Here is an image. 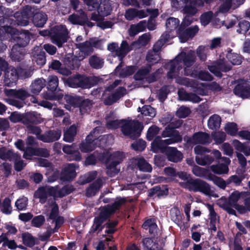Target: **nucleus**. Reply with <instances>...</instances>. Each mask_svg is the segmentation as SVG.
Listing matches in <instances>:
<instances>
[{
    "mask_svg": "<svg viewBox=\"0 0 250 250\" xmlns=\"http://www.w3.org/2000/svg\"><path fill=\"white\" fill-rule=\"evenodd\" d=\"M14 153L12 151L10 150H7L4 147L0 148V159L6 160L7 159L12 161L13 158Z\"/></svg>",
    "mask_w": 250,
    "mask_h": 250,
    "instance_id": "052dcab7",
    "label": "nucleus"
},
{
    "mask_svg": "<svg viewBox=\"0 0 250 250\" xmlns=\"http://www.w3.org/2000/svg\"><path fill=\"white\" fill-rule=\"evenodd\" d=\"M99 80V79L96 77L88 78L83 75H76L74 77L67 79L65 83L69 86L73 88L80 87L89 88L98 83Z\"/></svg>",
    "mask_w": 250,
    "mask_h": 250,
    "instance_id": "9d476101",
    "label": "nucleus"
},
{
    "mask_svg": "<svg viewBox=\"0 0 250 250\" xmlns=\"http://www.w3.org/2000/svg\"><path fill=\"white\" fill-rule=\"evenodd\" d=\"M211 141L208 134L199 132L195 133L191 138L188 140V142L192 144H207L210 143Z\"/></svg>",
    "mask_w": 250,
    "mask_h": 250,
    "instance_id": "a878e982",
    "label": "nucleus"
},
{
    "mask_svg": "<svg viewBox=\"0 0 250 250\" xmlns=\"http://www.w3.org/2000/svg\"><path fill=\"white\" fill-rule=\"evenodd\" d=\"M98 130L99 128H97V127H95L93 130L90 132L89 135L87 136L85 141L81 144L79 147L82 152L87 153L92 151L95 148L96 145L94 143L93 134H95Z\"/></svg>",
    "mask_w": 250,
    "mask_h": 250,
    "instance_id": "412c9836",
    "label": "nucleus"
},
{
    "mask_svg": "<svg viewBox=\"0 0 250 250\" xmlns=\"http://www.w3.org/2000/svg\"><path fill=\"white\" fill-rule=\"evenodd\" d=\"M24 118L28 121L27 125H30V123L39 124L42 122V119L40 114L36 112H29L25 114Z\"/></svg>",
    "mask_w": 250,
    "mask_h": 250,
    "instance_id": "8fccbe9b",
    "label": "nucleus"
},
{
    "mask_svg": "<svg viewBox=\"0 0 250 250\" xmlns=\"http://www.w3.org/2000/svg\"><path fill=\"white\" fill-rule=\"evenodd\" d=\"M168 42V39L165 38V35H162L161 39L153 46V49L148 51L146 59L147 62L151 64L157 62L160 59L159 50Z\"/></svg>",
    "mask_w": 250,
    "mask_h": 250,
    "instance_id": "dca6fc26",
    "label": "nucleus"
},
{
    "mask_svg": "<svg viewBox=\"0 0 250 250\" xmlns=\"http://www.w3.org/2000/svg\"><path fill=\"white\" fill-rule=\"evenodd\" d=\"M99 130H97L95 134H93L94 141L96 145H98L100 147H104L106 145H109L113 142V137L111 135H105L99 136L96 139L95 137L98 134V132L100 130V127H98Z\"/></svg>",
    "mask_w": 250,
    "mask_h": 250,
    "instance_id": "72a5a7b5",
    "label": "nucleus"
},
{
    "mask_svg": "<svg viewBox=\"0 0 250 250\" xmlns=\"http://www.w3.org/2000/svg\"><path fill=\"white\" fill-rule=\"evenodd\" d=\"M107 49L111 52L115 54L120 61H122L123 58L127 54L132 50V48L128 44L126 41H123L120 46L115 42L109 43L107 46Z\"/></svg>",
    "mask_w": 250,
    "mask_h": 250,
    "instance_id": "2eb2a0df",
    "label": "nucleus"
},
{
    "mask_svg": "<svg viewBox=\"0 0 250 250\" xmlns=\"http://www.w3.org/2000/svg\"><path fill=\"white\" fill-rule=\"evenodd\" d=\"M0 68L4 71V83L5 85L12 86L16 83L18 77L26 78L32 75V72L25 69H17L13 66H8V64L0 57Z\"/></svg>",
    "mask_w": 250,
    "mask_h": 250,
    "instance_id": "423d86ee",
    "label": "nucleus"
},
{
    "mask_svg": "<svg viewBox=\"0 0 250 250\" xmlns=\"http://www.w3.org/2000/svg\"><path fill=\"white\" fill-rule=\"evenodd\" d=\"M195 160L198 164L201 166H205L212 163L214 159L211 156L208 155L204 156H196Z\"/></svg>",
    "mask_w": 250,
    "mask_h": 250,
    "instance_id": "6e6d98bb",
    "label": "nucleus"
},
{
    "mask_svg": "<svg viewBox=\"0 0 250 250\" xmlns=\"http://www.w3.org/2000/svg\"><path fill=\"white\" fill-rule=\"evenodd\" d=\"M31 10L26 7V9L21 12H16L14 15L15 22L18 25L26 26L29 23V20L31 17Z\"/></svg>",
    "mask_w": 250,
    "mask_h": 250,
    "instance_id": "393cba45",
    "label": "nucleus"
},
{
    "mask_svg": "<svg viewBox=\"0 0 250 250\" xmlns=\"http://www.w3.org/2000/svg\"><path fill=\"white\" fill-rule=\"evenodd\" d=\"M178 176L180 178L184 180H187L180 183L181 187L187 188L189 190L194 191H200L205 194L217 197L218 196L213 192L210 188L209 185L206 182L199 180H193L190 179V175L186 172H181L178 173Z\"/></svg>",
    "mask_w": 250,
    "mask_h": 250,
    "instance_id": "39448f33",
    "label": "nucleus"
},
{
    "mask_svg": "<svg viewBox=\"0 0 250 250\" xmlns=\"http://www.w3.org/2000/svg\"><path fill=\"white\" fill-rule=\"evenodd\" d=\"M67 35L68 31L66 27L62 25L54 27L50 32L52 42L59 47H62V44L67 41Z\"/></svg>",
    "mask_w": 250,
    "mask_h": 250,
    "instance_id": "4468645a",
    "label": "nucleus"
},
{
    "mask_svg": "<svg viewBox=\"0 0 250 250\" xmlns=\"http://www.w3.org/2000/svg\"><path fill=\"white\" fill-rule=\"evenodd\" d=\"M77 133V128L75 125H71L69 128L64 130L63 140L66 142H71Z\"/></svg>",
    "mask_w": 250,
    "mask_h": 250,
    "instance_id": "09e8293b",
    "label": "nucleus"
},
{
    "mask_svg": "<svg viewBox=\"0 0 250 250\" xmlns=\"http://www.w3.org/2000/svg\"><path fill=\"white\" fill-rule=\"evenodd\" d=\"M50 188H53V187L45 186L39 188L34 193V197L40 199V202L43 204L48 195L53 197V194L51 191Z\"/></svg>",
    "mask_w": 250,
    "mask_h": 250,
    "instance_id": "c85d7f7f",
    "label": "nucleus"
},
{
    "mask_svg": "<svg viewBox=\"0 0 250 250\" xmlns=\"http://www.w3.org/2000/svg\"><path fill=\"white\" fill-rule=\"evenodd\" d=\"M176 83L181 85L191 87L194 91L202 95L207 94L208 89L215 92L219 91L221 90V87L215 82L206 85L203 83H198L196 81L190 80L188 78H177L176 79Z\"/></svg>",
    "mask_w": 250,
    "mask_h": 250,
    "instance_id": "6e6552de",
    "label": "nucleus"
},
{
    "mask_svg": "<svg viewBox=\"0 0 250 250\" xmlns=\"http://www.w3.org/2000/svg\"><path fill=\"white\" fill-rule=\"evenodd\" d=\"M76 166L74 164H68L65 166L61 173V178L63 181H70L74 179L76 175Z\"/></svg>",
    "mask_w": 250,
    "mask_h": 250,
    "instance_id": "cd10ccee",
    "label": "nucleus"
},
{
    "mask_svg": "<svg viewBox=\"0 0 250 250\" xmlns=\"http://www.w3.org/2000/svg\"><path fill=\"white\" fill-rule=\"evenodd\" d=\"M206 206L209 212L210 224H218L219 223V217L217 216V214L215 212L213 206L207 204H206Z\"/></svg>",
    "mask_w": 250,
    "mask_h": 250,
    "instance_id": "69168bd1",
    "label": "nucleus"
},
{
    "mask_svg": "<svg viewBox=\"0 0 250 250\" xmlns=\"http://www.w3.org/2000/svg\"><path fill=\"white\" fill-rule=\"evenodd\" d=\"M30 39V34L27 31L20 33L16 38L15 40L17 43L13 46L11 52L12 60L20 61L23 59L24 55V49L23 47L29 43Z\"/></svg>",
    "mask_w": 250,
    "mask_h": 250,
    "instance_id": "1a4fd4ad",
    "label": "nucleus"
},
{
    "mask_svg": "<svg viewBox=\"0 0 250 250\" xmlns=\"http://www.w3.org/2000/svg\"><path fill=\"white\" fill-rule=\"evenodd\" d=\"M234 93L242 98L250 97V85H237L234 89Z\"/></svg>",
    "mask_w": 250,
    "mask_h": 250,
    "instance_id": "79ce46f5",
    "label": "nucleus"
},
{
    "mask_svg": "<svg viewBox=\"0 0 250 250\" xmlns=\"http://www.w3.org/2000/svg\"><path fill=\"white\" fill-rule=\"evenodd\" d=\"M51 191L53 194V197H62L72 192L74 190V188L70 185H67L60 188L58 186L50 188Z\"/></svg>",
    "mask_w": 250,
    "mask_h": 250,
    "instance_id": "e433bc0d",
    "label": "nucleus"
},
{
    "mask_svg": "<svg viewBox=\"0 0 250 250\" xmlns=\"http://www.w3.org/2000/svg\"><path fill=\"white\" fill-rule=\"evenodd\" d=\"M64 99L66 103L65 108L69 111H73L75 108L79 107L81 114H84L90 108L91 104L89 101H83L81 103V100L78 97L70 95H66Z\"/></svg>",
    "mask_w": 250,
    "mask_h": 250,
    "instance_id": "ddd939ff",
    "label": "nucleus"
},
{
    "mask_svg": "<svg viewBox=\"0 0 250 250\" xmlns=\"http://www.w3.org/2000/svg\"><path fill=\"white\" fill-rule=\"evenodd\" d=\"M46 209L45 210V213H48L49 212V218L51 219H55V229H58L63 223V218L62 217H56L58 214V207L56 204L55 202L53 200L50 203L45 206Z\"/></svg>",
    "mask_w": 250,
    "mask_h": 250,
    "instance_id": "f3484780",
    "label": "nucleus"
},
{
    "mask_svg": "<svg viewBox=\"0 0 250 250\" xmlns=\"http://www.w3.org/2000/svg\"><path fill=\"white\" fill-rule=\"evenodd\" d=\"M231 68L230 64L226 63L224 60H220L212 65H208V69L215 76L221 77V72H227Z\"/></svg>",
    "mask_w": 250,
    "mask_h": 250,
    "instance_id": "6ab92c4d",
    "label": "nucleus"
},
{
    "mask_svg": "<svg viewBox=\"0 0 250 250\" xmlns=\"http://www.w3.org/2000/svg\"><path fill=\"white\" fill-rule=\"evenodd\" d=\"M250 192L238 191H234L230 195L229 199V204L234 207L237 204L239 201H243L246 197L249 196Z\"/></svg>",
    "mask_w": 250,
    "mask_h": 250,
    "instance_id": "c9c22d12",
    "label": "nucleus"
},
{
    "mask_svg": "<svg viewBox=\"0 0 250 250\" xmlns=\"http://www.w3.org/2000/svg\"><path fill=\"white\" fill-rule=\"evenodd\" d=\"M103 183L104 182L102 179H98L95 182L90 185L86 189V196L90 197L95 195L102 187Z\"/></svg>",
    "mask_w": 250,
    "mask_h": 250,
    "instance_id": "a18cd8bd",
    "label": "nucleus"
},
{
    "mask_svg": "<svg viewBox=\"0 0 250 250\" xmlns=\"http://www.w3.org/2000/svg\"><path fill=\"white\" fill-rule=\"evenodd\" d=\"M84 58V55H73L68 54L64 58V63L68 66L70 69H74L78 68L80 65V62Z\"/></svg>",
    "mask_w": 250,
    "mask_h": 250,
    "instance_id": "4be33fe9",
    "label": "nucleus"
},
{
    "mask_svg": "<svg viewBox=\"0 0 250 250\" xmlns=\"http://www.w3.org/2000/svg\"><path fill=\"white\" fill-rule=\"evenodd\" d=\"M150 71V67L142 68L139 70L134 75V78L136 80H144L148 83H152L156 80L155 74L149 75L148 73Z\"/></svg>",
    "mask_w": 250,
    "mask_h": 250,
    "instance_id": "7c9ffc66",
    "label": "nucleus"
},
{
    "mask_svg": "<svg viewBox=\"0 0 250 250\" xmlns=\"http://www.w3.org/2000/svg\"><path fill=\"white\" fill-rule=\"evenodd\" d=\"M89 63L93 68L99 69L103 66L104 61L103 59L96 56H93L89 59Z\"/></svg>",
    "mask_w": 250,
    "mask_h": 250,
    "instance_id": "13d9d810",
    "label": "nucleus"
},
{
    "mask_svg": "<svg viewBox=\"0 0 250 250\" xmlns=\"http://www.w3.org/2000/svg\"><path fill=\"white\" fill-rule=\"evenodd\" d=\"M5 93L7 96H12L22 100H24L30 95L28 92L23 88L20 89L18 90L14 89H6L5 90Z\"/></svg>",
    "mask_w": 250,
    "mask_h": 250,
    "instance_id": "ea45409f",
    "label": "nucleus"
},
{
    "mask_svg": "<svg viewBox=\"0 0 250 250\" xmlns=\"http://www.w3.org/2000/svg\"><path fill=\"white\" fill-rule=\"evenodd\" d=\"M221 122V117L218 115L214 114L208 120V126L211 129L218 128L220 126Z\"/></svg>",
    "mask_w": 250,
    "mask_h": 250,
    "instance_id": "3c124183",
    "label": "nucleus"
},
{
    "mask_svg": "<svg viewBox=\"0 0 250 250\" xmlns=\"http://www.w3.org/2000/svg\"><path fill=\"white\" fill-rule=\"evenodd\" d=\"M146 24L145 21H140L137 24H132L130 26L128 33L130 36H134L138 33L143 31L146 27Z\"/></svg>",
    "mask_w": 250,
    "mask_h": 250,
    "instance_id": "49530a36",
    "label": "nucleus"
},
{
    "mask_svg": "<svg viewBox=\"0 0 250 250\" xmlns=\"http://www.w3.org/2000/svg\"><path fill=\"white\" fill-rule=\"evenodd\" d=\"M58 79L56 76H51L48 77L47 88L51 91H55L58 86Z\"/></svg>",
    "mask_w": 250,
    "mask_h": 250,
    "instance_id": "680f3d73",
    "label": "nucleus"
},
{
    "mask_svg": "<svg viewBox=\"0 0 250 250\" xmlns=\"http://www.w3.org/2000/svg\"><path fill=\"white\" fill-rule=\"evenodd\" d=\"M245 0H225V2L220 7L219 11L215 13V16L217 17L220 13H225L227 12L231 5L235 6L242 4Z\"/></svg>",
    "mask_w": 250,
    "mask_h": 250,
    "instance_id": "4c0bfd02",
    "label": "nucleus"
},
{
    "mask_svg": "<svg viewBox=\"0 0 250 250\" xmlns=\"http://www.w3.org/2000/svg\"><path fill=\"white\" fill-rule=\"evenodd\" d=\"M76 146L74 144L65 145L63 147V151L69 155L70 160L80 161L81 156L79 151L76 149Z\"/></svg>",
    "mask_w": 250,
    "mask_h": 250,
    "instance_id": "f704fd0d",
    "label": "nucleus"
},
{
    "mask_svg": "<svg viewBox=\"0 0 250 250\" xmlns=\"http://www.w3.org/2000/svg\"><path fill=\"white\" fill-rule=\"evenodd\" d=\"M181 140V135L176 130L166 128L163 132L162 137H156L152 142L151 149L155 153H165L170 161L178 162L182 159V154L176 148L168 147L167 145L179 142Z\"/></svg>",
    "mask_w": 250,
    "mask_h": 250,
    "instance_id": "7ed1b4c3",
    "label": "nucleus"
},
{
    "mask_svg": "<svg viewBox=\"0 0 250 250\" xmlns=\"http://www.w3.org/2000/svg\"><path fill=\"white\" fill-rule=\"evenodd\" d=\"M225 130L228 134L231 136H235L237 133L238 128L237 124L232 122L226 124L225 126Z\"/></svg>",
    "mask_w": 250,
    "mask_h": 250,
    "instance_id": "bf43d9fd",
    "label": "nucleus"
},
{
    "mask_svg": "<svg viewBox=\"0 0 250 250\" xmlns=\"http://www.w3.org/2000/svg\"><path fill=\"white\" fill-rule=\"evenodd\" d=\"M250 28V23L246 21L243 20L238 24L237 32L240 34H245Z\"/></svg>",
    "mask_w": 250,
    "mask_h": 250,
    "instance_id": "338daca9",
    "label": "nucleus"
},
{
    "mask_svg": "<svg viewBox=\"0 0 250 250\" xmlns=\"http://www.w3.org/2000/svg\"><path fill=\"white\" fill-rule=\"evenodd\" d=\"M47 20V15L43 12H37L33 17V22L38 27H42L46 23Z\"/></svg>",
    "mask_w": 250,
    "mask_h": 250,
    "instance_id": "37998d69",
    "label": "nucleus"
},
{
    "mask_svg": "<svg viewBox=\"0 0 250 250\" xmlns=\"http://www.w3.org/2000/svg\"><path fill=\"white\" fill-rule=\"evenodd\" d=\"M226 57L230 62L233 65H239L241 63L242 59L241 56L235 53H232L231 50L228 51Z\"/></svg>",
    "mask_w": 250,
    "mask_h": 250,
    "instance_id": "603ef678",
    "label": "nucleus"
},
{
    "mask_svg": "<svg viewBox=\"0 0 250 250\" xmlns=\"http://www.w3.org/2000/svg\"><path fill=\"white\" fill-rule=\"evenodd\" d=\"M106 157H108L106 173L110 176H113L119 172L120 169L117 165L125 159V155L123 152L117 151L112 153L107 152Z\"/></svg>",
    "mask_w": 250,
    "mask_h": 250,
    "instance_id": "f8f14e48",
    "label": "nucleus"
},
{
    "mask_svg": "<svg viewBox=\"0 0 250 250\" xmlns=\"http://www.w3.org/2000/svg\"><path fill=\"white\" fill-rule=\"evenodd\" d=\"M178 98L181 101H188L192 103H198L201 101V99L194 94H188L183 89L178 91Z\"/></svg>",
    "mask_w": 250,
    "mask_h": 250,
    "instance_id": "a19ab883",
    "label": "nucleus"
},
{
    "mask_svg": "<svg viewBox=\"0 0 250 250\" xmlns=\"http://www.w3.org/2000/svg\"><path fill=\"white\" fill-rule=\"evenodd\" d=\"M112 11L111 3L108 0H103L101 5L98 8V15L93 13L91 16V19L98 21L101 19V17L109 15Z\"/></svg>",
    "mask_w": 250,
    "mask_h": 250,
    "instance_id": "a211bd4d",
    "label": "nucleus"
},
{
    "mask_svg": "<svg viewBox=\"0 0 250 250\" xmlns=\"http://www.w3.org/2000/svg\"><path fill=\"white\" fill-rule=\"evenodd\" d=\"M195 57L194 52L190 50L187 54L182 52L174 59L166 65V68L168 69L167 77L170 79L177 78H184L179 76L180 71L182 69V63L186 66L184 69L185 75L190 76L193 78H197L203 81H211L212 76L206 71L197 70L191 71L188 68L192 65L195 61Z\"/></svg>",
    "mask_w": 250,
    "mask_h": 250,
    "instance_id": "f257e3e1",
    "label": "nucleus"
},
{
    "mask_svg": "<svg viewBox=\"0 0 250 250\" xmlns=\"http://www.w3.org/2000/svg\"><path fill=\"white\" fill-rule=\"evenodd\" d=\"M122 61L119 65H118L115 70L116 75H119L121 77H126L132 75L136 70V67L135 66H126L124 68L121 69V64Z\"/></svg>",
    "mask_w": 250,
    "mask_h": 250,
    "instance_id": "58836bf2",
    "label": "nucleus"
},
{
    "mask_svg": "<svg viewBox=\"0 0 250 250\" xmlns=\"http://www.w3.org/2000/svg\"><path fill=\"white\" fill-rule=\"evenodd\" d=\"M61 136V131L59 129L56 130H50L45 132L42 135H41L38 137V139L41 141L50 143L58 140Z\"/></svg>",
    "mask_w": 250,
    "mask_h": 250,
    "instance_id": "473e14b6",
    "label": "nucleus"
},
{
    "mask_svg": "<svg viewBox=\"0 0 250 250\" xmlns=\"http://www.w3.org/2000/svg\"><path fill=\"white\" fill-rule=\"evenodd\" d=\"M99 41L97 39H91L88 42H85L83 43H76L77 47L79 49V54L80 55L86 56L88 55L93 51V48L97 46Z\"/></svg>",
    "mask_w": 250,
    "mask_h": 250,
    "instance_id": "aec40b11",
    "label": "nucleus"
},
{
    "mask_svg": "<svg viewBox=\"0 0 250 250\" xmlns=\"http://www.w3.org/2000/svg\"><path fill=\"white\" fill-rule=\"evenodd\" d=\"M223 164H218L216 165H212L210 167L211 170L217 174H227L229 172L228 166L230 163V160L225 157L221 158Z\"/></svg>",
    "mask_w": 250,
    "mask_h": 250,
    "instance_id": "bb28decb",
    "label": "nucleus"
},
{
    "mask_svg": "<svg viewBox=\"0 0 250 250\" xmlns=\"http://www.w3.org/2000/svg\"><path fill=\"white\" fill-rule=\"evenodd\" d=\"M20 158V156L17 153L13 154L12 161H15V168L17 171H21L25 166L22 160H19Z\"/></svg>",
    "mask_w": 250,
    "mask_h": 250,
    "instance_id": "774afa93",
    "label": "nucleus"
},
{
    "mask_svg": "<svg viewBox=\"0 0 250 250\" xmlns=\"http://www.w3.org/2000/svg\"><path fill=\"white\" fill-rule=\"evenodd\" d=\"M85 3L87 5L89 10L92 11L95 9L98 10L100 5L102 3V0H84Z\"/></svg>",
    "mask_w": 250,
    "mask_h": 250,
    "instance_id": "0e129e2a",
    "label": "nucleus"
},
{
    "mask_svg": "<svg viewBox=\"0 0 250 250\" xmlns=\"http://www.w3.org/2000/svg\"><path fill=\"white\" fill-rule=\"evenodd\" d=\"M6 20H7L4 19L0 20V26H1L0 27V40H2L3 39V36L5 33L11 34L14 40H16V38L19 36L20 33L14 29L12 25L3 26L2 24Z\"/></svg>",
    "mask_w": 250,
    "mask_h": 250,
    "instance_id": "c756f323",
    "label": "nucleus"
},
{
    "mask_svg": "<svg viewBox=\"0 0 250 250\" xmlns=\"http://www.w3.org/2000/svg\"><path fill=\"white\" fill-rule=\"evenodd\" d=\"M142 226L144 229H148L150 234H154L158 229L155 220L152 219L146 220Z\"/></svg>",
    "mask_w": 250,
    "mask_h": 250,
    "instance_id": "864d4df0",
    "label": "nucleus"
},
{
    "mask_svg": "<svg viewBox=\"0 0 250 250\" xmlns=\"http://www.w3.org/2000/svg\"><path fill=\"white\" fill-rule=\"evenodd\" d=\"M124 198L117 197L115 199L113 204L111 205H107L106 207L101 208L98 216L94 219V224L91 228V231L95 232L101 229V226L104 221L111 214L114 213L125 202Z\"/></svg>",
    "mask_w": 250,
    "mask_h": 250,
    "instance_id": "0eeeda50",
    "label": "nucleus"
},
{
    "mask_svg": "<svg viewBox=\"0 0 250 250\" xmlns=\"http://www.w3.org/2000/svg\"><path fill=\"white\" fill-rule=\"evenodd\" d=\"M25 114H21L18 112H13L10 115L9 118L11 122L13 123H18L21 122L24 125L28 124V121L24 118Z\"/></svg>",
    "mask_w": 250,
    "mask_h": 250,
    "instance_id": "4d7b16f0",
    "label": "nucleus"
},
{
    "mask_svg": "<svg viewBox=\"0 0 250 250\" xmlns=\"http://www.w3.org/2000/svg\"><path fill=\"white\" fill-rule=\"evenodd\" d=\"M150 39V36L149 34H144L139 38L137 42H132L129 46L132 48V49L140 48L142 46L146 45L149 42Z\"/></svg>",
    "mask_w": 250,
    "mask_h": 250,
    "instance_id": "de8ad7c7",
    "label": "nucleus"
},
{
    "mask_svg": "<svg viewBox=\"0 0 250 250\" xmlns=\"http://www.w3.org/2000/svg\"><path fill=\"white\" fill-rule=\"evenodd\" d=\"M138 111H141V113L145 116H148L150 117H154L156 115L155 109L149 105L144 106L141 110L139 107Z\"/></svg>",
    "mask_w": 250,
    "mask_h": 250,
    "instance_id": "e2e57ef3",
    "label": "nucleus"
},
{
    "mask_svg": "<svg viewBox=\"0 0 250 250\" xmlns=\"http://www.w3.org/2000/svg\"><path fill=\"white\" fill-rule=\"evenodd\" d=\"M106 126L109 129H116L120 126L124 135L134 139L138 137L143 129L142 125L135 120H108Z\"/></svg>",
    "mask_w": 250,
    "mask_h": 250,
    "instance_id": "20e7f679",
    "label": "nucleus"
},
{
    "mask_svg": "<svg viewBox=\"0 0 250 250\" xmlns=\"http://www.w3.org/2000/svg\"><path fill=\"white\" fill-rule=\"evenodd\" d=\"M143 245L145 250H160L162 248L163 243L158 238H146L143 240Z\"/></svg>",
    "mask_w": 250,
    "mask_h": 250,
    "instance_id": "b1692460",
    "label": "nucleus"
},
{
    "mask_svg": "<svg viewBox=\"0 0 250 250\" xmlns=\"http://www.w3.org/2000/svg\"><path fill=\"white\" fill-rule=\"evenodd\" d=\"M120 81L116 80L110 86L106 88L102 94L104 102L106 105H111L123 97L126 93V89L124 87H120L114 92L112 89L119 84Z\"/></svg>",
    "mask_w": 250,
    "mask_h": 250,
    "instance_id": "9b49d317",
    "label": "nucleus"
},
{
    "mask_svg": "<svg viewBox=\"0 0 250 250\" xmlns=\"http://www.w3.org/2000/svg\"><path fill=\"white\" fill-rule=\"evenodd\" d=\"M136 162H137L138 167L139 169L144 172H150L152 170V167L145 159L140 158L134 159Z\"/></svg>",
    "mask_w": 250,
    "mask_h": 250,
    "instance_id": "5fc2aeb1",
    "label": "nucleus"
},
{
    "mask_svg": "<svg viewBox=\"0 0 250 250\" xmlns=\"http://www.w3.org/2000/svg\"><path fill=\"white\" fill-rule=\"evenodd\" d=\"M32 55L33 61L37 64L42 66L45 63V53L42 51V47L39 46L35 47L32 52Z\"/></svg>",
    "mask_w": 250,
    "mask_h": 250,
    "instance_id": "2f4dec72",
    "label": "nucleus"
},
{
    "mask_svg": "<svg viewBox=\"0 0 250 250\" xmlns=\"http://www.w3.org/2000/svg\"><path fill=\"white\" fill-rule=\"evenodd\" d=\"M179 20L175 18L171 17L168 18L166 22V32L162 35H165V38L170 39L175 37V34L173 33L176 28L179 25Z\"/></svg>",
    "mask_w": 250,
    "mask_h": 250,
    "instance_id": "5701e85b",
    "label": "nucleus"
},
{
    "mask_svg": "<svg viewBox=\"0 0 250 250\" xmlns=\"http://www.w3.org/2000/svg\"><path fill=\"white\" fill-rule=\"evenodd\" d=\"M45 80L43 79H38L34 81L30 85L31 91L34 94H38L44 87Z\"/></svg>",
    "mask_w": 250,
    "mask_h": 250,
    "instance_id": "c03bdc74",
    "label": "nucleus"
},
{
    "mask_svg": "<svg viewBox=\"0 0 250 250\" xmlns=\"http://www.w3.org/2000/svg\"><path fill=\"white\" fill-rule=\"evenodd\" d=\"M188 0H172V6L175 8L182 7L185 4L184 12L188 14L179 28L176 31L181 42H185L189 39L193 38L198 32L199 28L196 25L185 29V27L189 25L193 21V18L190 15H194L197 12V8L203 5L202 0H193L189 4Z\"/></svg>",
    "mask_w": 250,
    "mask_h": 250,
    "instance_id": "f03ea898",
    "label": "nucleus"
}]
</instances>
